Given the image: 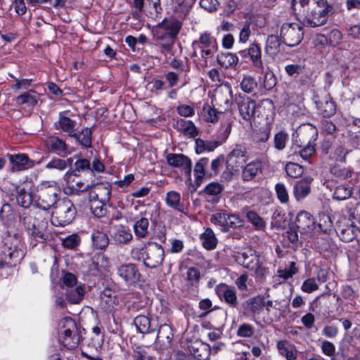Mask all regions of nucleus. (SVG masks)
<instances>
[{"mask_svg":"<svg viewBox=\"0 0 360 360\" xmlns=\"http://www.w3.org/2000/svg\"><path fill=\"white\" fill-rule=\"evenodd\" d=\"M181 27L182 22L174 18L165 19L158 24L154 38L161 53L174 55V46Z\"/></svg>","mask_w":360,"mask_h":360,"instance_id":"f257e3e1","label":"nucleus"},{"mask_svg":"<svg viewBox=\"0 0 360 360\" xmlns=\"http://www.w3.org/2000/svg\"><path fill=\"white\" fill-rule=\"evenodd\" d=\"M193 52L191 58L198 70L207 66L208 60L218 50L216 38L208 32L201 33L198 39L191 44Z\"/></svg>","mask_w":360,"mask_h":360,"instance_id":"f03ea898","label":"nucleus"},{"mask_svg":"<svg viewBox=\"0 0 360 360\" xmlns=\"http://www.w3.org/2000/svg\"><path fill=\"white\" fill-rule=\"evenodd\" d=\"M24 257L18 238L8 236L0 251V269L11 268L18 264Z\"/></svg>","mask_w":360,"mask_h":360,"instance_id":"7ed1b4c3","label":"nucleus"},{"mask_svg":"<svg viewBox=\"0 0 360 360\" xmlns=\"http://www.w3.org/2000/svg\"><path fill=\"white\" fill-rule=\"evenodd\" d=\"M333 6L326 0L315 1L307 11L303 18V24L315 27L324 25L330 13H333Z\"/></svg>","mask_w":360,"mask_h":360,"instance_id":"20e7f679","label":"nucleus"},{"mask_svg":"<svg viewBox=\"0 0 360 360\" xmlns=\"http://www.w3.org/2000/svg\"><path fill=\"white\" fill-rule=\"evenodd\" d=\"M60 188L53 184H42L37 188L34 195V205L44 210H48L58 204Z\"/></svg>","mask_w":360,"mask_h":360,"instance_id":"39448f33","label":"nucleus"},{"mask_svg":"<svg viewBox=\"0 0 360 360\" xmlns=\"http://www.w3.org/2000/svg\"><path fill=\"white\" fill-rule=\"evenodd\" d=\"M20 219L22 224L33 238L41 240H46V227L47 221H37L34 212L32 210H24L20 215Z\"/></svg>","mask_w":360,"mask_h":360,"instance_id":"423d86ee","label":"nucleus"},{"mask_svg":"<svg viewBox=\"0 0 360 360\" xmlns=\"http://www.w3.org/2000/svg\"><path fill=\"white\" fill-rule=\"evenodd\" d=\"M77 214V210L72 200L65 198L58 201L54 210L52 212L53 221L58 226H64L68 225L75 219Z\"/></svg>","mask_w":360,"mask_h":360,"instance_id":"0eeeda50","label":"nucleus"},{"mask_svg":"<svg viewBox=\"0 0 360 360\" xmlns=\"http://www.w3.org/2000/svg\"><path fill=\"white\" fill-rule=\"evenodd\" d=\"M247 160L248 155L245 148L241 145H236L227 155L226 167L228 172H225L224 175L231 178L234 172L239 171V169L243 167Z\"/></svg>","mask_w":360,"mask_h":360,"instance_id":"6e6552de","label":"nucleus"},{"mask_svg":"<svg viewBox=\"0 0 360 360\" xmlns=\"http://www.w3.org/2000/svg\"><path fill=\"white\" fill-rule=\"evenodd\" d=\"M303 34L302 26L295 22H285L281 27V39L286 46L290 47L298 45Z\"/></svg>","mask_w":360,"mask_h":360,"instance_id":"1a4fd4ad","label":"nucleus"},{"mask_svg":"<svg viewBox=\"0 0 360 360\" xmlns=\"http://www.w3.org/2000/svg\"><path fill=\"white\" fill-rule=\"evenodd\" d=\"M60 324L64 328L60 336L63 345L68 349L76 348L78 345V338L76 336L77 326L75 321L70 317H65L61 321Z\"/></svg>","mask_w":360,"mask_h":360,"instance_id":"9d476101","label":"nucleus"},{"mask_svg":"<svg viewBox=\"0 0 360 360\" xmlns=\"http://www.w3.org/2000/svg\"><path fill=\"white\" fill-rule=\"evenodd\" d=\"M165 259L163 247L157 243H146V257L144 258V266L149 269H155L162 265Z\"/></svg>","mask_w":360,"mask_h":360,"instance_id":"9b49d317","label":"nucleus"},{"mask_svg":"<svg viewBox=\"0 0 360 360\" xmlns=\"http://www.w3.org/2000/svg\"><path fill=\"white\" fill-rule=\"evenodd\" d=\"M119 277L129 285H135L141 281V274L136 264L125 263L117 269Z\"/></svg>","mask_w":360,"mask_h":360,"instance_id":"f8f14e48","label":"nucleus"},{"mask_svg":"<svg viewBox=\"0 0 360 360\" xmlns=\"http://www.w3.org/2000/svg\"><path fill=\"white\" fill-rule=\"evenodd\" d=\"M111 186L109 184L101 183L89 185V201H98L103 204H107L110 199Z\"/></svg>","mask_w":360,"mask_h":360,"instance_id":"ddd939ff","label":"nucleus"},{"mask_svg":"<svg viewBox=\"0 0 360 360\" xmlns=\"http://www.w3.org/2000/svg\"><path fill=\"white\" fill-rule=\"evenodd\" d=\"M167 164L174 168H180L189 179L192 172V162L186 155L181 153H169L166 156Z\"/></svg>","mask_w":360,"mask_h":360,"instance_id":"4468645a","label":"nucleus"},{"mask_svg":"<svg viewBox=\"0 0 360 360\" xmlns=\"http://www.w3.org/2000/svg\"><path fill=\"white\" fill-rule=\"evenodd\" d=\"M215 293L220 300L226 302L230 307L236 308L238 300L236 288L226 283H220L215 287Z\"/></svg>","mask_w":360,"mask_h":360,"instance_id":"2eb2a0df","label":"nucleus"},{"mask_svg":"<svg viewBox=\"0 0 360 360\" xmlns=\"http://www.w3.org/2000/svg\"><path fill=\"white\" fill-rule=\"evenodd\" d=\"M47 150L60 157H66L71 153L68 145L65 141L56 136H48L44 141Z\"/></svg>","mask_w":360,"mask_h":360,"instance_id":"dca6fc26","label":"nucleus"},{"mask_svg":"<svg viewBox=\"0 0 360 360\" xmlns=\"http://www.w3.org/2000/svg\"><path fill=\"white\" fill-rule=\"evenodd\" d=\"M239 113L242 118L250 121L255 115L257 107L256 102L249 97H240L236 100Z\"/></svg>","mask_w":360,"mask_h":360,"instance_id":"f3484780","label":"nucleus"},{"mask_svg":"<svg viewBox=\"0 0 360 360\" xmlns=\"http://www.w3.org/2000/svg\"><path fill=\"white\" fill-rule=\"evenodd\" d=\"M8 157L12 165L11 171L13 172L25 170L34 166V162L30 160L26 154L8 155Z\"/></svg>","mask_w":360,"mask_h":360,"instance_id":"a211bd4d","label":"nucleus"},{"mask_svg":"<svg viewBox=\"0 0 360 360\" xmlns=\"http://www.w3.org/2000/svg\"><path fill=\"white\" fill-rule=\"evenodd\" d=\"M316 108L323 117H330L336 112V104L330 94L319 98L316 101Z\"/></svg>","mask_w":360,"mask_h":360,"instance_id":"6ab92c4d","label":"nucleus"},{"mask_svg":"<svg viewBox=\"0 0 360 360\" xmlns=\"http://www.w3.org/2000/svg\"><path fill=\"white\" fill-rule=\"evenodd\" d=\"M295 224V227L301 233H308L313 230L315 221L313 217L309 212L302 211L297 215Z\"/></svg>","mask_w":360,"mask_h":360,"instance_id":"aec40b11","label":"nucleus"},{"mask_svg":"<svg viewBox=\"0 0 360 360\" xmlns=\"http://www.w3.org/2000/svg\"><path fill=\"white\" fill-rule=\"evenodd\" d=\"M297 133L299 141L302 145L313 144L318 136L317 129L311 124L302 125Z\"/></svg>","mask_w":360,"mask_h":360,"instance_id":"412c9836","label":"nucleus"},{"mask_svg":"<svg viewBox=\"0 0 360 360\" xmlns=\"http://www.w3.org/2000/svg\"><path fill=\"white\" fill-rule=\"evenodd\" d=\"M264 306V296H255L245 302L243 314L255 319L263 311Z\"/></svg>","mask_w":360,"mask_h":360,"instance_id":"4be33fe9","label":"nucleus"},{"mask_svg":"<svg viewBox=\"0 0 360 360\" xmlns=\"http://www.w3.org/2000/svg\"><path fill=\"white\" fill-rule=\"evenodd\" d=\"M312 178L306 176L295 182L293 186V195L297 201L305 198L311 191Z\"/></svg>","mask_w":360,"mask_h":360,"instance_id":"5701e85b","label":"nucleus"},{"mask_svg":"<svg viewBox=\"0 0 360 360\" xmlns=\"http://www.w3.org/2000/svg\"><path fill=\"white\" fill-rule=\"evenodd\" d=\"M236 261L245 268L253 270L259 262V258L256 252L249 250L247 252L238 253L236 256Z\"/></svg>","mask_w":360,"mask_h":360,"instance_id":"b1692460","label":"nucleus"},{"mask_svg":"<svg viewBox=\"0 0 360 360\" xmlns=\"http://www.w3.org/2000/svg\"><path fill=\"white\" fill-rule=\"evenodd\" d=\"M248 49V57L250 58L255 71L262 74L264 71V66L262 60L261 49L259 44L252 43Z\"/></svg>","mask_w":360,"mask_h":360,"instance_id":"393cba45","label":"nucleus"},{"mask_svg":"<svg viewBox=\"0 0 360 360\" xmlns=\"http://www.w3.org/2000/svg\"><path fill=\"white\" fill-rule=\"evenodd\" d=\"M262 163L259 160H253L247 164L242 172V179L244 181L253 179L258 173L262 172Z\"/></svg>","mask_w":360,"mask_h":360,"instance_id":"a878e982","label":"nucleus"},{"mask_svg":"<svg viewBox=\"0 0 360 360\" xmlns=\"http://www.w3.org/2000/svg\"><path fill=\"white\" fill-rule=\"evenodd\" d=\"M75 126L76 122L65 116L64 112H60L59 120L55 123L56 129H61L63 131L68 133L70 137L75 132Z\"/></svg>","mask_w":360,"mask_h":360,"instance_id":"bb28decb","label":"nucleus"},{"mask_svg":"<svg viewBox=\"0 0 360 360\" xmlns=\"http://www.w3.org/2000/svg\"><path fill=\"white\" fill-rule=\"evenodd\" d=\"M166 203L169 207L181 213L186 214L188 212V209L181 202L180 193L176 191H172L167 193Z\"/></svg>","mask_w":360,"mask_h":360,"instance_id":"cd10ccee","label":"nucleus"},{"mask_svg":"<svg viewBox=\"0 0 360 360\" xmlns=\"http://www.w3.org/2000/svg\"><path fill=\"white\" fill-rule=\"evenodd\" d=\"M277 348L281 355L285 356L287 360H295L297 355V349L293 345L286 340H281L277 343Z\"/></svg>","mask_w":360,"mask_h":360,"instance_id":"c85d7f7f","label":"nucleus"},{"mask_svg":"<svg viewBox=\"0 0 360 360\" xmlns=\"http://www.w3.org/2000/svg\"><path fill=\"white\" fill-rule=\"evenodd\" d=\"M173 336L172 327L167 324H163L158 329L156 342L161 343L164 346H168L170 345Z\"/></svg>","mask_w":360,"mask_h":360,"instance_id":"c756f323","label":"nucleus"},{"mask_svg":"<svg viewBox=\"0 0 360 360\" xmlns=\"http://www.w3.org/2000/svg\"><path fill=\"white\" fill-rule=\"evenodd\" d=\"M85 295L84 288L82 285L72 287L67 289L65 295L66 300L70 304H79L84 299Z\"/></svg>","mask_w":360,"mask_h":360,"instance_id":"7c9ffc66","label":"nucleus"},{"mask_svg":"<svg viewBox=\"0 0 360 360\" xmlns=\"http://www.w3.org/2000/svg\"><path fill=\"white\" fill-rule=\"evenodd\" d=\"M336 231L342 240L350 242L357 236L359 230L352 224L347 225L345 227L339 225Z\"/></svg>","mask_w":360,"mask_h":360,"instance_id":"2f4dec72","label":"nucleus"},{"mask_svg":"<svg viewBox=\"0 0 360 360\" xmlns=\"http://www.w3.org/2000/svg\"><path fill=\"white\" fill-rule=\"evenodd\" d=\"M209 159L207 158H201L198 162H196L194 167V175L195 176V181L197 184H200L203 178H209L208 169H205V167L207 166Z\"/></svg>","mask_w":360,"mask_h":360,"instance_id":"473e14b6","label":"nucleus"},{"mask_svg":"<svg viewBox=\"0 0 360 360\" xmlns=\"http://www.w3.org/2000/svg\"><path fill=\"white\" fill-rule=\"evenodd\" d=\"M330 172L333 176L338 180H349L352 181L354 179L353 176H356V174L348 167H342L340 165H335L330 169Z\"/></svg>","mask_w":360,"mask_h":360,"instance_id":"72a5a7b5","label":"nucleus"},{"mask_svg":"<svg viewBox=\"0 0 360 360\" xmlns=\"http://www.w3.org/2000/svg\"><path fill=\"white\" fill-rule=\"evenodd\" d=\"M16 201L21 207L28 208L32 202L34 203V196L32 192L25 188H20L17 191Z\"/></svg>","mask_w":360,"mask_h":360,"instance_id":"f704fd0d","label":"nucleus"},{"mask_svg":"<svg viewBox=\"0 0 360 360\" xmlns=\"http://www.w3.org/2000/svg\"><path fill=\"white\" fill-rule=\"evenodd\" d=\"M271 128L269 125L266 124L253 132L252 141L255 144H257L259 146L264 144L269 140Z\"/></svg>","mask_w":360,"mask_h":360,"instance_id":"c9c22d12","label":"nucleus"},{"mask_svg":"<svg viewBox=\"0 0 360 360\" xmlns=\"http://www.w3.org/2000/svg\"><path fill=\"white\" fill-rule=\"evenodd\" d=\"M202 246L207 250H213L217 244V239L210 228H207L200 236Z\"/></svg>","mask_w":360,"mask_h":360,"instance_id":"e433bc0d","label":"nucleus"},{"mask_svg":"<svg viewBox=\"0 0 360 360\" xmlns=\"http://www.w3.org/2000/svg\"><path fill=\"white\" fill-rule=\"evenodd\" d=\"M92 132L89 128H84L79 133L72 134V138L75 139L81 146L85 148H91L92 145Z\"/></svg>","mask_w":360,"mask_h":360,"instance_id":"4c0bfd02","label":"nucleus"},{"mask_svg":"<svg viewBox=\"0 0 360 360\" xmlns=\"http://www.w3.org/2000/svg\"><path fill=\"white\" fill-rule=\"evenodd\" d=\"M217 63L222 67L228 68L237 65L238 57L232 53H221L217 57Z\"/></svg>","mask_w":360,"mask_h":360,"instance_id":"58836bf2","label":"nucleus"},{"mask_svg":"<svg viewBox=\"0 0 360 360\" xmlns=\"http://www.w3.org/2000/svg\"><path fill=\"white\" fill-rule=\"evenodd\" d=\"M148 219L146 217H141L136 220L134 224L135 236L138 238H145L148 234Z\"/></svg>","mask_w":360,"mask_h":360,"instance_id":"ea45409f","label":"nucleus"},{"mask_svg":"<svg viewBox=\"0 0 360 360\" xmlns=\"http://www.w3.org/2000/svg\"><path fill=\"white\" fill-rule=\"evenodd\" d=\"M318 227L320 231L326 234H330L333 231V224L330 217L325 213L319 216Z\"/></svg>","mask_w":360,"mask_h":360,"instance_id":"a19ab883","label":"nucleus"},{"mask_svg":"<svg viewBox=\"0 0 360 360\" xmlns=\"http://www.w3.org/2000/svg\"><path fill=\"white\" fill-rule=\"evenodd\" d=\"M133 238L130 230L123 226L117 229L114 234V240L119 244H127Z\"/></svg>","mask_w":360,"mask_h":360,"instance_id":"79ce46f5","label":"nucleus"},{"mask_svg":"<svg viewBox=\"0 0 360 360\" xmlns=\"http://www.w3.org/2000/svg\"><path fill=\"white\" fill-rule=\"evenodd\" d=\"M94 248L99 250L105 249L109 244V238L106 233L101 231L94 232L91 236Z\"/></svg>","mask_w":360,"mask_h":360,"instance_id":"37998d69","label":"nucleus"},{"mask_svg":"<svg viewBox=\"0 0 360 360\" xmlns=\"http://www.w3.org/2000/svg\"><path fill=\"white\" fill-rule=\"evenodd\" d=\"M281 39L278 36L271 34L266 41L265 51L269 54H276L279 51Z\"/></svg>","mask_w":360,"mask_h":360,"instance_id":"c03bdc74","label":"nucleus"},{"mask_svg":"<svg viewBox=\"0 0 360 360\" xmlns=\"http://www.w3.org/2000/svg\"><path fill=\"white\" fill-rule=\"evenodd\" d=\"M134 323L140 333H148L150 332V320L148 316L139 315L134 319Z\"/></svg>","mask_w":360,"mask_h":360,"instance_id":"a18cd8bd","label":"nucleus"},{"mask_svg":"<svg viewBox=\"0 0 360 360\" xmlns=\"http://www.w3.org/2000/svg\"><path fill=\"white\" fill-rule=\"evenodd\" d=\"M352 195V188L346 185L338 186L333 193V198L337 200H345Z\"/></svg>","mask_w":360,"mask_h":360,"instance_id":"49530a36","label":"nucleus"},{"mask_svg":"<svg viewBox=\"0 0 360 360\" xmlns=\"http://www.w3.org/2000/svg\"><path fill=\"white\" fill-rule=\"evenodd\" d=\"M18 104H27L30 106H34L37 103V96L35 91H30L24 93L16 98Z\"/></svg>","mask_w":360,"mask_h":360,"instance_id":"de8ad7c7","label":"nucleus"},{"mask_svg":"<svg viewBox=\"0 0 360 360\" xmlns=\"http://www.w3.org/2000/svg\"><path fill=\"white\" fill-rule=\"evenodd\" d=\"M285 170L287 175L292 178H298L302 176L304 172L302 166L294 162H288L285 165Z\"/></svg>","mask_w":360,"mask_h":360,"instance_id":"09e8293b","label":"nucleus"},{"mask_svg":"<svg viewBox=\"0 0 360 360\" xmlns=\"http://www.w3.org/2000/svg\"><path fill=\"white\" fill-rule=\"evenodd\" d=\"M246 217L248 221L255 226L256 229L262 230L265 228V221L255 212H248L246 214Z\"/></svg>","mask_w":360,"mask_h":360,"instance_id":"8fccbe9b","label":"nucleus"},{"mask_svg":"<svg viewBox=\"0 0 360 360\" xmlns=\"http://www.w3.org/2000/svg\"><path fill=\"white\" fill-rule=\"evenodd\" d=\"M276 196L282 204H287L289 202V194L285 185L283 183H278L275 186Z\"/></svg>","mask_w":360,"mask_h":360,"instance_id":"3c124183","label":"nucleus"},{"mask_svg":"<svg viewBox=\"0 0 360 360\" xmlns=\"http://www.w3.org/2000/svg\"><path fill=\"white\" fill-rule=\"evenodd\" d=\"M81 238L77 234H72L62 239V245L65 248L74 250L80 244Z\"/></svg>","mask_w":360,"mask_h":360,"instance_id":"603ef678","label":"nucleus"},{"mask_svg":"<svg viewBox=\"0 0 360 360\" xmlns=\"http://www.w3.org/2000/svg\"><path fill=\"white\" fill-rule=\"evenodd\" d=\"M177 124L180 125L181 130H183L186 134L194 137L198 134L197 128L191 121H186L181 119L177 121Z\"/></svg>","mask_w":360,"mask_h":360,"instance_id":"864d4df0","label":"nucleus"},{"mask_svg":"<svg viewBox=\"0 0 360 360\" xmlns=\"http://www.w3.org/2000/svg\"><path fill=\"white\" fill-rule=\"evenodd\" d=\"M263 86L266 90H271L277 83L276 77L272 71L268 68L266 70H264V72Z\"/></svg>","mask_w":360,"mask_h":360,"instance_id":"5fc2aeb1","label":"nucleus"},{"mask_svg":"<svg viewBox=\"0 0 360 360\" xmlns=\"http://www.w3.org/2000/svg\"><path fill=\"white\" fill-rule=\"evenodd\" d=\"M241 89L246 93H252L257 87V84L255 79L251 76H244L240 82Z\"/></svg>","mask_w":360,"mask_h":360,"instance_id":"6e6d98bb","label":"nucleus"},{"mask_svg":"<svg viewBox=\"0 0 360 360\" xmlns=\"http://www.w3.org/2000/svg\"><path fill=\"white\" fill-rule=\"evenodd\" d=\"M224 162V157L219 155L217 158L214 159L210 165V169H208L209 174L208 177L217 176Z\"/></svg>","mask_w":360,"mask_h":360,"instance_id":"4d7b16f0","label":"nucleus"},{"mask_svg":"<svg viewBox=\"0 0 360 360\" xmlns=\"http://www.w3.org/2000/svg\"><path fill=\"white\" fill-rule=\"evenodd\" d=\"M202 112L204 113L205 120L212 123H215L218 121V116L221 113L208 105L203 106Z\"/></svg>","mask_w":360,"mask_h":360,"instance_id":"13d9d810","label":"nucleus"},{"mask_svg":"<svg viewBox=\"0 0 360 360\" xmlns=\"http://www.w3.org/2000/svg\"><path fill=\"white\" fill-rule=\"evenodd\" d=\"M198 307L200 309L204 311L203 313L199 316L200 318H204L207 316L212 311L218 308L217 306H215L214 308H212V302L208 298L201 300L199 302Z\"/></svg>","mask_w":360,"mask_h":360,"instance_id":"bf43d9fd","label":"nucleus"},{"mask_svg":"<svg viewBox=\"0 0 360 360\" xmlns=\"http://www.w3.org/2000/svg\"><path fill=\"white\" fill-rule=\"evenodd\" d=\"M91 202V210L92 211L93 214L98 217L101 218L105 215L106 209L105 206L107 204H103L98 201H90Z\"/></svg>","mask_w":360,"mask_h":360,"instance_id":"052dcab7","label":"nucleus"},{"mask_svg":"<svg viewBox=\"0 0 360 360\" xmlns=\"http://www.w3.org/2000/svg\"><path fill=\"white\" fill-rule=\"evenodd\" d=\"M227 213L218 212L213 214L210 218V221L214 224H217L221 226L222 230L226 231L227 221H226Z\"/></svg>","mask_w":360,"mask_h":360,"instance_id":"680f3d73","label":"nucleus"},{"mask_svg":"<svg viewBox=\"0 0 360 360\" xmlns=\"http://www.w3.org/2000/svg\"><path fill=\"white\" fill-rule=\"evenodd\" d=\"M252 25V19L246 20L244 25H243L240 34H239V41L245 43L249 39L251 34L250 27Z\"/></svg>","mask_w":360,"mask_h":360,"instance_id":"e2e57ef3","label":"nucleus"},{"mask_svg":"<svg viewBox=\"0 0 360 360\" xmlns=\"http://www.w3.org/2000/svg\"><path fill=\"white\" fill-rule=\"evenodd\" d=\"M288 139V136L287 133L284 131H280L276 134L274 140L275 148L279 150L284 149Z\"/></svg>","mask_w":360,"mask_h":360,"instance_id":"0e129e2a","label":"nucleus"},{"mask_svg":"<svg viewBox=\"0 0 360 360\" xmlns=\"http://www.w3.org/2000/svg\"><path fill=\"white\" fill-rule=\"evenodd\" d=\"M285 70L290 77H297L303 73L304 65L297 63L289 64L285 67Z\"/></svg>","mask_w":360,"mask_h":360,"instance_id":"69168bd1","label":"nucleus"},{"mask_svg":"<svg viewBox=\"0 0 360 360\" xmlns=\"http://www.w3.org/2000/svg\"><path fill=\"white\" fill-rule=\"evenodd\" d=\"M255 333L254 327L249 323L241 324L237 330V335L241 338H250Z\"/></svg>","mask_w":360,"mask_h":360,"instance_id":"338daca9","label":"nucleus"},{"mask_svg":"<svg viewBox=\"0 0 360 360\" xmlns=\"http://www.w3.org/2000/svg\"><path fill=\"white\" fill-rule=\"evenodd\" d=\"M133 360H153L152 356L149 355L147 351L141 347H138L132 354Z\"/></svg>","mask_w":360,"mask_h":360,"instance_id":"774afa93","label":"nucleus"}]
</instances>
